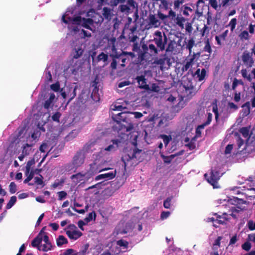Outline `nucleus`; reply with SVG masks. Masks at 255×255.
I'll return each mask as SVG.
<instances>
[{
  "instance_id": "f257e3e1",
  "label": "nucleus",
  "mask_w": 255,
  "mask_h": 255,
  "mask_svg": "<svg viewBox=\"0 0 255 255\" xmlns=\"http://www.w3.org/2000/svg\"><path fill=\"white\" fill-rule=\"evenodd\" d=\"M130 112H121L113 115L112 119L119 125V130H124L128 132L133 128V125L131 119Z\"/></svg>"
},
{
  "instance_id": "f03ea898",
  "label": "nucleus",
  "mask_w": 255,
  "mask_h": 255,
  "mask_svg": "<svg viewBox=\"0 0 255 255\" xmlns=\"http://www.w3.org/2000/svg\"><path fill=\"white\" fill-rule=\"evenodd\" d=\"M142 51H140L138 55V60L142 62L145 60L146 55L149 54L151 56H156L160 51L158 47H156L153 44H149L148 46L145 43L141 45Z\"/></svg>"
},
{
  "instance_id": "7ed1b4c3",
  "label": "nucleus",
  "mask_w": 255,
  "mask_h": 255,
  "mask_svg": "<svg viewBox=\"0 0 255 255\" xmlns=\"http://www.w3.org/2000/svg\"><path fill=\"white\" fill-rule=\"evenodd\" d=\"M221 175H222L220 174V173L218 169H212L210 176H208V175L206 173L204 174V176L207 182L212 185L214 188H218L219 187L218 182Z\"/></svg>"
},
{
  "instance_id": "20e7f679",
  "label": "nucleus",
  "mask_w": 255,
  "mask_h": 255,
  "mask_svg": "<svg viewBox=\"0 0 255 255\" xmlns=\"http://www.w3.org/2000/svg\"><path fill=\"white\" fill-rule=\"evenodd\" d=\"M155 35L157 37L154 38L153 41L159 51H163L165 50V45L167 42V37L165 33H163V36L159 31H156L155 32Z\"/></svg>"
},
{
  "instance_id": "39448f33",
  "label": "nucleus",
  "mask_w": 255,
  "mask_h": 255,
  "mask_svg": "<svg viewBox=\"0 0 255 255\" xmlns=\"http://www.w3.org/2000/svg\"><path fill=\"white\" fill-rule=\"evenodd\" d=\"M65 231L66 235L71 240H77L82 235V232L78 230L74 224L69 225Z\"/></svg>"
},
{
  "instance_id": "423d86ee",
  "label": "nucleus",
  "mask_w": 255,
  "mask_h": 255,
  "mask_svg": "<svg viewBox=\"0 0 255 255\" xmlns=\"http://www.w3.org/2000/svg\"><path fill=\"white\" fill-rule=\"evenodd\" d=\"M85 152L83 150L78 151L72 159V164L76 168L81 166L84 162L85 160Z\"/></svg>"
},
{
  "instance_id": "0eeeda50",
  "label": "nucleus",
  "mask_w": 255,
  "mask_h": 255,
  "mask_svg": "<svg viewBox=\"0 0 255 255\" xmlns=\"http://www.w3.org/2000/svg\"><path fill=\"white\" fill-rule=\"evenodd\" d=\"M241 151H244L243 155L245 154L247 156L249 155L253 156L255 155V142L247 140V143L244 148H242Z\"/></svg>"
},
{
  "instance_id": "6e6552de",
  "label": "nucleus",
  "mask_w": 255,
  "mask_h": 255,
  "mask_svg": "<svg viewBox=\"0 0 255 255\" xmlns=\"http://www.w3.org/2000/svg\"><path fill=\"white\" fill-rule=\"evenodd\" d=\"M252 56V53L248 50L245 51L242 55V60L244 64L248 68L252 67L255 63Z\"/></svg>"
},
{
  "instance_id": "1a4fd4ad",
  "label": "nucleus",
  "mask_w": 255,
  "mask_h": 255,
  "mask_svg": "<svg viewBox=\"0 0 255 255\" xmlns=\"http://www.w3.org/2000/svg\"><path fill=\"white\" fill-rule=\"evenodd\" d=\"M111 50L112 51V53L110 54V57H117V59L119 60L118 62H120V61H121L122 63L121 64V66L122 67H125V62L127 61V59L126 57V56H124V54H118L117 51V49L116 48V46L114 44H113L111 47Z\"/></svg>"
},
{
  "instance_id": "9d476101",
  "label": "nucleus",
  "mask_w": 255,
  "mask_h": 255,
  "mask_svg": "<svg viewBox=\"0 0 255 255\" xmlns=\"http://www.w3.org/2000/svg\"><path fill=\"white\" fill-rule=\"evenodd\" d=\"M84 51L82 44L75 45L71 51V56L73 59H77L81 57L83 54Z\"/></svg>"
},
{
  "instance_id": "9b49d317",
  "label": "nucleus",
  "mask_w": 255,
  "mask_h": 255,
  "mask_svg": "<svg viewBox=\"0 0 255 255\" xmlns=\"http://www.w3.org/2000/svg\"><path fill=\"white\" fill-rule=\"evenodd\" d=\"M142 152V150L139 149L137 148H134L133 149H130L129 151V153H128V156L126 155L123 158V160L125 163V166H127L126 163L125 161V159L127 160H130L133 158L137 159L138 158V155H139Z\"/></svg>"
},
{
  "instance_id": "f8f14e48",
  "label": "nucleus",
  "mask_w": 255,
  "mask_h": 255,
  "mask_svg": "<svg viewBox=\"0 0 255 255\" xmlns=\"http://www.w3.org/2000/svg\"><path fill=\"white\" fill-rule=\"evenodd\" d=\"M135 80L137 81L138 84V87L140 89H144L146 91L150 90V87L148 84H147V79L145 78V76H137L135 78Z\"/></svg>"
},
{
  "instance_id": "ddd939ff",
  "label": "nucleus",
  "mask_w": 255,
  "mask_h": 255,
  "mask_svg": "<svg viewBox=\"0 0 255 255\" xmlns=\"http://www.w3.org/2000/svg\"><path fill=\"white\" fill-rule=\"evenodd\" d=\"M206 73L205 69L202 68L200 70V68H198L194 73H192V75L195 79L197 80L199 82H201L205 79Z\"/></svg>"
},
{
  "instance_id": "4468645a",
  "label": "nucleus",
  "mask_w": 255,
  "mask_h": 255,
  "mask_svg": "<svg viewBox=\"0 0 255 255\" xmlns=\"http://www.w3.org/2000/svg\"><path fill=\"white\" fill-rule=\"evenodd\" d=\"M196 58V54L194 53L191 56L187 57L186 59L185 64L182 68L183 71H187L190 67H191L195 62Z\"/></svg>"
},
{
  "instance_id": "2eb2a0df",
  "label": "nucleus",
  "mask_w": 255,
  "mask_h": 255,
  "mask_svg": "<svg viewBox=\"0 0 255 255\" xmlns=\"http://www.w3.org/2000/svg\"><path fill=\"white\" fill-rule=\"evenodd\" d=\"M116 174V170L108 173L101 174L95 177V180L98 181L102 179H107L108 180L112 179L115 177Z\"/></svg>"
},
{
  "instance_id": "dca6fc26",
  "label": "nucleus",
  "mask_w": 255,
  "mask_h": 255,
  "mask_svg": "<svg viewBox=\"0 0 255 255\" xmlns=\"http://www.w3.org/2000/svg\"><path fill=\"white\" fill-rule=\"evenodd\" d=\"M62 20L65 24H68L69 22H72L74 24H80L81 22V16H77L73 18L68 17L67 19H66L65 15H63L62 16Z\"/></svg>"
},
{
  "instance_id": "f3484780",
  "label": "nucleus",
  "mask_w": 255,
  "mask_h": 255,
  "mask_svg": "<svg viewBox=\"0 0 255 255\" xmlns=\"http://www.w3.org/2000/svg\"><path fill=\"white\" fill-rule=\"evenodd\" d=\"M42 240L45 244L42 246L41 251L46 252L51 250L52 249V246L51 242L49 241L48 236L47 235H44L43 237H42Z\"/></svg>"
},
{
  "instance_id": "a211bd4d",
  "label": "nucleus",
  "mask_w": 255,
  "mask_h": 255,
  "mask_svg": "<svg viewBox=\"0 0 255 255\" xmlns=\"http://www.w3.org/2000/svg\"><path fill=\"white\" fill-rule=\"evenodd\" d=\"M42 241V235L38 234V235L32 241L31 246L33 247H36L39 251L41 250V247L39 245L41 244Z\"/></svg>"
},
{
  "instance_id": "6ab92c4d",
  "label": "nucleus",
  "mask_w": 255,
  "mask_h": 255,
  "mask_svg": "<svg viewBox=\"0 0 255 255\" xmlns=\"http://www.w3.org/2000/svg\"><path fill=\"white\" fill-rule=\"evenodd\" d=\"M112 142L113 144L106 147L105 150L108 151H115L119 147V144L121 142V140L119 139H113L112 140Z\"/></svg>"
},
{
  "instance_id": "aec40b11",
  "label": "nucleus",
  "mask_w": 255,
  "mask_h": 255,
  "mask_svg": "<svg viewBox=\"0 0 255 255\" xmlns=\"http://www.w3.org/2000/svg\"><path fill=\"white\" fill-rule=\"evenodd\" d=\"M85 175L86 174H83L81 172H79L77 174L72 175L70 178L74 182L78 184L84 180Z\"/></svg>"
},
{
  "instance_id": "412c9836",
  "label": "nucleus",
  "mask_w": 255,
  "mask_h": 255,
  "mask_svg": "<svg viewBox=\"0 0 255 255\" xmlns=\"http://www.w3.org/2000/svg\"><path fill=\"white\" fill-rule=\"evenodd\" d=\"M32 147V144L25 143L22 147L21 152L23 153L25 155L27 156L33 152Z\"/></svg>"
},
{
  "instance_id": "4be33fe9",
  "label": "nucleus",
  "mask_w": 255,
  "mask_h": 255,
  "mask_svg": "<svg viewBox=\"0 0 255 255\" xmlns=\"http://www.w3.org/2000/svg\"><path fill=\"white\" fill-rule=\"evenodd\" d=\"M236 135H237V146H238V151H237V153H239V154H243V152L244 151H241V150H242V146H243V145H245L246 144H245V141H244V140L243 139L241 136H240V135H239L237 133H236Z\"/></svg>"
},
{
  "instance_id": "5701e85b",
  "label": "nucleus",
  "mask_w": 255,
  "mask_h": 255,
  "mask_svg": "<svg viewBox=\"0 0 255 255\" xmlns=\"http://www.w3.org/2000/svg\"><path fill=\"white\" fill-rule=\"evenodd\" d=\"M243 110L242 111L243 117L248 116L251 113L250 103L249 102H247L242 106Z\"/></svg>"
},
{
  "instance_id": "b1692460",
  "label": "nucleus",
  "mask_w": 255,
  "mask_h": 255,
  "mask_svg": "<svg viewBox=\"0 0 255 255\" xmlns=\"http://www.w3.org/2000/svg\"><path fill=\"white\" fill-rule=\"evenodd\" d=\"M251 126L246 127H243L240 128L239 131L245 138H248L250 135V132L251 130Z\"/></svg>"
},
{
  "instance_id": "393cba45",
  "label": "nucleus",
  "mask_w": 255,
  "mask_h": 255,
  "mask_svg": "<svg viewBox=\"0 0 255 255\" xmlns=\"http://www.w3.org/2000/svg\"><path fill=\"white\" fill-rule=\"evenodd\" d=\"M83 23L82 24V26L85 27L86 29H90L91 30H92V28L91 27V25H92L93 24V20L92 19L90 18H83Z\"/></svg>"
},
{
  "instance_id": "a878e982",
  "label": "nucleus",
  "mask_w": 255,
  "mask_h": 255,
  "mask_svg": "<svg viewBox=\"0 0 255 255\" xmlns=\"http://www.w3.org/2000/svg\"><path fill=\"white\" fill-rule=\"evenodd\" d=\"M68 243L67 239L63 236L60 235L56 240V244L57 246L61 247L64 244Z\"/></svg>"
},
{
  "instance_id": "bb28decb",
  "label": "nucleus",
  "mask_w": 255,
  "mask_h": 255,
  "mask_svg": "<svg viewBox=\"0 0 255 255\" xmlns=\"http://www.w3.org/2000/svg\"><path fill=\"white\" fill-rule=\"evenodd\" d=\"M149 22L151 24L155 27H158L160 25L159 20L155 17L153 14H150L149 16Z\"/></svg>"
},
{
  "instance_id": "cd10ccee",
  "label": "nucleus",
  "mask_w": 255,
  "mask_h": 255,
  "mask_svg": "<svg viewBox=\"0 0 255 255\" xmlns=\"http://www.w3.org/2000/svg\"><path fill=\"white\" fill-rule=\"evenodd\" d=\"M239 37L242 40H248L250 38L249 32L247 30H244L242 31L239 35Z\"/></svg>"
},
{
  "instance_id": "c85d7f7f",
  "label": "nucleus",
  "mask_w": 255,
  "mask_h": 255,
  "mask_svg": "<svg viewBox=\"0 0 255 255\" xmlns=\"http://www.w3.org/2000/svg\"><path fill=\"white\" fill-rule=\"evenodd\" d=\"M175 154H171L170 156H165L163 154L161 155V157L163 159L164 162L167 164L171 163L172 160L175 157Z\"/></svg>"
},
{
  "instance_id": "c756f323",
  "label": "nucleus",
  "mask_w": 255,
  "mask_h": 255,
  "mask_svg": "<svg viewBox=\"0 0 255 255\" xmlns=\"http://www.w3.org/2000/svg\"><path fill=\"white\" fill-rule=\"evenodd\" d=\"M96 218V214L94 211H93L88 215V216L84 219V221L86 223H89L92 220H95Z\"/></svg>"
},
{
  "instance_id": "7c9ffc66",
  "label": "nucleus",
  "mask_w": 255,
  "mask_h": 255,
  "mask_svg": "<svg viewBox=\"0 0 255 255\" xmlns=\"http://www.w3.org/2000/svg\"><path fill=\"white\" fill-rule=\"evenodd\" d=\"M103 15L106 19H110L111 17V9L109 7H104L103 9Z\"/></svg>"
},
{
  "instance_id": "2f4dec72",
  "label": "nucleus",
  "mask_w": 255,
  "mask_h": 255,
  "mask_svg": "<svg viewBox=\"0 0 255 255\" xmlns=\"http://www.w3.org/2000/svg\"><path fill=\"white\" fill-rule=\"evenodd\" d=\"M16 197L15 196H13L10 197V199L9 201V202L7 203L6 206V209H10L16 203Z\"/></svg>"
},
{
  "instance_id": "473e14b6",
  "label": "nucleus",
  "mask_w": 255,
  "mask_h": 255,
  "mask_svg": "<svg viewBox=\"0 0 255 255\" xmlns=\"http://www.w3.org/2000/svg\"><path fill=\"white\" fill-rule=\"evenodd\" d=\"M195 45V41L193 38H191L188 40L186 44V48L189 50V54H191L192 52V49Z\"/></svg>"
},
{
  "instance_id": "72a5a7b5",
  "label": "nucleus",
  "mask_w": 255,
  "mask_h": 255,
  "mask_svg": "<svg viewBox=\"0 0 255 255\" xmlns=\"http://www.w3.org/2000/svg\"><path fill=\"white\" fill-rule=\"evenodd\" d=\"M241 74L243 78L246 79L249 82L252 81V78L250 74H248V71L246 69H243L241 70Z\"/></svg>"
},
{
  "instance_id": "f704fd0d",
  "label": "nucleus",
  "mask_w": 255,
  "mask_h": 255,
  "mask_svg": "<svg viewBox=\"0 0 255 255\" xmlns=\"http://www.w3.org/2000/svg\"><path fill=\"white\" fill-rule=\"evenodd\" d=\"M78 88V86H75V87L73 89L72 87L69 89V91L70 92L72 91V93L70 94V98L68 100V103H69L72 99H73L76 96V91Z\"/></svg>"
},
{
  "instance_id": "c9c22d12",
  "label": "nucleus",
  "mask_w": 255,
  "mask_h": 255,
  "mask_svg": "<svg viewBox=\"0 0 255 255\" xmlns=\"http://www.w3.org/2000/svg\"><path fill=\"white\" fill-rule=\"evenodd\" d=\"M185 18L183 17L177 16L176 18V24L181 28H184V22L185 21Z\"/></svg>"
},
{
  "instance_id": "e433bc0d",
  "label": "nucleus",
  "mask_w": 255,
  "mask_h": 255,
  "mask_svg": "<svg viewBox=\"0 0 255 255\" xmlns=\"http://www.w3.org/2000/svg\"><path fill=\"white\" fill-rule=\"evenodd\" d=\"M160 137L163 139V142L165 146H166L168 144V143L171 140V136L170 135L162 134L160 135Z\"/></svg>"
},
{
  "instance_id": "4c0bfd02",
  "label": "nucleus",
  "mask_w": 255,
  "mask_h": 255,
  "mask_svg": "<svg viewBox=\"0 0 255 255\" xmlns=\"http://www.w3.org/2000/svg\"><path fill=\"white\" fill-rule=\"evenodd\" d=\"M39 176L40 177H34V183L42 185V186L43 187L45 185L43 181V177L41 174H40Z\"/></svg>"
},
{
  "instance_id": "58836bf2",
  "label": "nucleus",
  "mask_w": 255,
  "mask_h": 255,
  "mask_svg": "<svg viewBox=\"0 0 255 255\" xmlns=\"http://www.w3.org/2000/svg\"><path fill=\"white\" fill-rule=\"evenodd\" d=\"M97 59L98 61H103L105 62L108 59V55L102 52L98 56Z\"/></svg>"
},
{
  "instance_id": "ea45409f",
  "label": "nucleus",
  "mask_w": 255,
  "mask_h": 255,
  "mask_svg": "<svg viewBox=\"0 0 255 255\" xmlns=\"http://www.w3.org/2000/svg\"><path fill=\"white\" fill-rule=\"evenodd\" d=\"M119 10L122 12L129 13L130 7L128 5L121 4L119 6Z\"/></svg>"
},
{
  "instance_id": "a19ab883",
  "label": "nucleus",
  "mask_w": 255,
  "mask_h": 255,
  "mask_svg": "<svg viewBox=\"0 0 255 255\" xmlns=\"http://www.w3.org/2000/svg\"><path fill=\"white\" fill-rule=\"evenodd\" d=\"M127 4L129 7H131L132 9H135L137 10V4L134 0H128Z\"/></svg>"
},
{
  "instance_id": "79ce46f5",
  "label": "nucleus",
  "mask_w": 255,
  "mask_h": 255,
  "mask_svg": "<svg viewBox=\"0 0 255 255\" xmlns=\"http://www.w3.org/2000/svg\"><path fill=\"white\" fill-rule=\"evenodd\" d=\"M64 182V179H61L60 180L57 179L51 185V187L54 189L56 188L59 186H62Z\"/></svg>"
},
{
  "instance_id": "37998d69",
  "label": "nucleus",
  "mask_w": 255,
  "mask_h": 255,
  "mask_svg": "<svg viewBox=\"0 0 255 255\" xmlns=\"http://www.w3.org/2000/svg\"><path fill=\"white\" fill-rule=\"evenodd\" d=\"M247 140L255 142V127H254L251 129L250 135Z\"/></svg>"
},
{
  "instance_id": "c03bdc74",
  "label": "nucleus",
  "mask_w": 255,
  "mask_h": 255,
  "mask_svg": "<svg viewBox=\"0 0 255 255\" xmlns=\"http://www.w3.org/2000/svg\"><path fill=\"white\" fill-rule=\"evenodd\" d=\"M17 186L14 182H11L9 185V192L11 194L15 193L17 191Z\"/></svg>"
},
{
  "instance_id": "a18cd8bd",
  "label": "nucleus",
  "mask_w": 255,
  "mask_h": 255,
  "mask_svg": "<svg viewBox=\"0 0 255 255\" xmlns=\"http://www.w3.org/2000/svg\"><path fill=\"white\" fill-rule=\"evenodd\" d=\"M237 24V19L236 18H232L229 23V26L231 28V30L233 31L236 27Z\"/></svg>"
},
{
  "instance_id": "49530a36",
  "label": "nucleus",
  "mask_w": 255,
  "mask_h": 255,
  "mask_svg": "<svg viewBox=\"0 0 255 255\" xmlns=\"http://www.w3.org/2000/svg\"><path fill=\"white\" fill-rule=\"evenodd\" d=\"M238 108V106L233 102H229L228 103V109L230 110H232L233 112L237 111Z\"/></svg>"
},
{
  "instance_id": "de8ad7c7",
  "label": "nucleus",
  "mask_w": 255,
  "mask_h": 255,
  "mask_svg": "<svg viewBox=\"0 0 255 255\" xmlns=\"http://www.w3.org/2000/svg\"><path fill=\"white\" fill-rule=\"evenodd\" d=\"M25 174L27 176V177L23 181L24 184L28 183L33 178L34 172L33 171H31V172H29V174Z\"/></svg>"
},
{
  "instance_id": "09e8293b",
  "label": "nucleus",
  "mask_w": 255,
  "mask_h": 255,
  "mask_svg": "<svg viewBox=\"0 0 255 255\" xmlns=\"http://www.w3.org/2000/svg\"><path fill=\"white\" fill-rule=\"evenodd\" d=\"M50 88L54 92H58L60 89V84L58 82L54 84H52L50 85Z\"/></svg>"
},
{
  "instance_id": "8fccbe9b",
  "label": "nucleus",
  "mask_w": 255,
  "mask_h": 255,
  "mask_svg": "<svg viewBox=\"0 0 255 255\" xmlns=\"http://www.w3.org/2000/svg\"><path fill=\"white\" fill-rule=\"evenodd\" d=\"M130 117L133 118L135 119H139L143 116V114L140 112H130Z\"/></svg>"
},
{
  "instance_id": "3c124183",
  "label": "nucleus",
  "mask_w": 255,
  "mask_h": 255,
  "mask_svg": "<svg viewBox=\"0 0 255 255\" xmlns=\"http://www.w3.org/2000/svg\"><path fill=\"white\" fill-rule=\"evenodd\" d=\"M34 163V160H29L26 164L25 167V174H29L30 172L31 166Z\"/></svg>"
},
{
  "instance_id": "603ef678",
  "label": "nucleus",
  "mask_w": 255,
  "mask_h": 255,
  "mask_svg": "<svg viewBox=\"0 0 255 255\" xmlns=\"http://www.w3.org/2000/svg\"><path fill=\"white\" fill-rule=\"evenodd\" d=\"M204 50L206 52H208L209 53V55L212 52L211 46L208 40H207L205 43V45L204 47Z\"/></svg>"
},
{
  "instance_id": "864d4df0",
  "label": "nucleus",
  "mask_w": 255,
  "mask_h": 255,
  "mask_svg": "<svg viewBox=\"0 0 255 255\" xmlns=\"http://www.w3.org/2000/svg\"><path fill=\"white\" fill-rule=\"evenodd\" d=\"M61 116V114L60 112H56L52 116V119L53 121L56 122L57 123L59 122V119Z\"/></svg>"
},
{
  "instance_id": "5fc2aeb1",
  "label": "nucleus",
  "mask_w": 255,
  "mask_h": 255,
  "mask_svg": "<svg viewBox=\"0 0 255 255\" xmlns=\"http://www.w3.org/2000/svg\"><path fill=\"white\" fill-rule=\"evenodd\" d=\"M111 57L112 58V62L111 64V67L113 70H115L117 69V63L118 62V61H117V59H118L117 57Z\"/></svg>"
},
{
  "instance_id": "6e6d98bb",
  "label": "nucleus",
  "mask_w": 255,
  "mask_h": 255,
  "mask_svg": "<svg viewBox=\"0 0 255 255\" xmlns=\"http://www.w3.org/2000/svg\"><path fill=\"white\" fill-rule=\"evenodd\" d=\"M217 225L219 226V225H224L225 223V220H221V216L220 215H218L217 217V219H215V222Z\"/></svg>"
},
{
  "instance_id": "4d7b16f0",
  "label": "nucleus",
  "mask_w": 255,
  "mask_h": 255,
  "mask_svg": "<svg viewBox=\"0 0 255 255\" xmlns=\"http://www.w3.org/2000/svg\"><path fill=\"white\" fill-rule=\"evenodd\" d=\"M242 247L246 251H249L251 248V244L249 242H246L242 245Z\"/></svg>"
},
{
  "instance_id": "13d9d810",
  "label": "nucleus",
  "mask_w": 255,
  "mask_h": 255,
  "mask_svg": "<svg viewBox=\"0 0 255 255\" xmlns=\"http://www.w3.org/2000/svg\"><path fill=\"white\" fill-rule=\"evenodd\" d=\"M174 49V42L173 41H170L168 43V46L166 49L167 52H172Z\"/></svg>"
},
{
  "instance_id": "bf43d9fd",
  "label": "nucleus",
  "mask_w": 255,
  "mask_h": 255,
  "mask_svg": "<svg viewBox=\"0 0 255 255\" xmlns=\"http://www.w3.org/2000/svg\"><path fill=\"white\" fill-rule=\"evenodd\" d=\"M185 30L189 34H190L192 32L193 28L192 26V23L187 22L185 25Z\"/></svg>"
},
{
  "instance_id": "052dcab7",
  "label": "nucleus",
  "mask_w": 255,
  "mask_h": 255,
  "mask_svg": "<svg viewBox=\"0 0 255 255\" xmlns=\"http://www.w3.org/2000/svg\"><path fill=\"white\" fill-rule=\"evenodd\" d=\"M58 200H62L65 198L67 195V193L64 191H61L58 192Z\"/></svg>"
},
{
  "instance_id": "680f3d73",
  "label": "nucleus",
  "mask_w": 255,
  "mask_h": 255,
  "mask_svg": "<svg viewBox=\"0 0 255 255\" xmlns=\"http://www.w3.org/2000/svg\"><path fill=\"white\" fill-rule=\"evenodd\" d=\"M132 51L134 52H137L138 54L141 51L140 49V46L137 42L134 43L132 46Z\"/></svg>"
},
{
  "instance_id": "e2e57ef3",
  "label": "nucleus",
  "mask_w": 255,
  "mask_h": 255,
  "mask_svg": "<svg viewBox=\"0 0 255 255\" xmlns=\"http://www.w3.org/2000/svg\"><path fill=\"white\" fill-rule=\"evenodd\" d=\"M233 149V144H229L227 145L225 150V154H230L232 152V150Z\"/></svg>"
},
{
  "instance_id": "0e129e2a",
  "label": "nucleus",
  "mask_w": 255,
  "mask_h": 255,
  "mask_svg": "<svg viewBox=\"0 0 255 255\" xmlns=\"http://www.w3.org/2000/svg\"><path fill=\"white\" fill-rule=\"evenodd\" d=\"M171 199L167 198L163 202V206L166 209H169L170 207V202Z\"/></svg>"
},
{
  "instance_id": "69168bd1",
  "label": "nucleus",
  "mask_w": 255,
  "mask_h": 255,
  "mask_svg": "<svg viewBox=\"0 0 255 255\" xmlns=\"http://www.w3.org/2000/svg\"><path fill=\"white\" fill-rule=\"evenodd\" d=\"M117 244L120 247L127 248L128 246V242L123 240H120L117 242Z\"/></svg>"
},
{
  "instance_id": "338daca9",
  "label": "nucleus",
  "mask_w": 255,
  "mask_h": 255,
  "mask_svg": "<svg viewBox=\"0 0 255 255\" xmlns=\"http://www.w3.org/2000/svg\"><path fill=\"white\" fill-rule=\"evenodd\" d=\"M209 3L211 7L217 10L218 5V2L216 0H210Z\"/></svg>"
},
{
  "instance_id": "774afa93",
  "label": "nucleus",
  "mask_w": 255,
  "mask_h": 255,
  "mask_svg": "<svg viewBox=\"0 0 255 255\" xmlns=\"http://www.w3.org/2000/svg\"><path fill=\"white\" fill-rule=\"evenodd\" d=\"M75 251L72 249H68L65 250L63 253V255H73Z\"/></svg>"
}]
</instances>
